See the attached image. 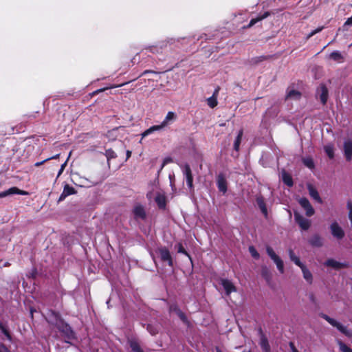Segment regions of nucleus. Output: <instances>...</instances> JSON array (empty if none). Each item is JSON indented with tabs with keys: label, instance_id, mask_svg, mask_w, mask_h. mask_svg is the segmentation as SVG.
<instances>
[{
	"label": "nucleus",
	"instance_id": "49530a36",
	"mask_svg": "<svg viewBox=\"0 0 352 352\" xmlns=\"http://www.w3.org/2000/svg\"><path fill=\"white\" fill-rule=\"evenodd\" d=\"M170 162H171V159H170V158H166V159H164V162H163V163H162V166H161L160 170H162V169L164 168V166L167 163Z\"/></svg>",
	"mask_w": 352,
	"mask_h": 352
},
{
	"label": "nucleus",
	"instance_id": "de8ad7c7",
	"mask_svg": "<svg viewBox=\"0 0 352 352\" xmlns=\"http://www.w3.org/2000/svg\"><path fill=\"white\" fill-rule=\"evenodd\" d=\"M67 197V195H66V194L63 191V192L59 197L58 202L63 201Z\"/></svg>",
	"mask_w": 352,
	"mask_h": 352
},
{
	"label": "nucleus",
	"instance_id": "ea45409f",
	"mask_svg": "<svg viewBox=\"0 0 352 352\" xmlns=\"http://www.w3.org/2000/svg\"><path fill=\"white\" fill-rule=\"evenodd\" d=\"M208 104L211 108H214L217 104V101L214 96H212L208 99Z\"/></svg>",
	"mask_w": 352,
	"mask_h": 352
},
{
	"label": "nucleus",
	"instance_id": "6ab92c4d",
	"mask_svg": "<svg viewBox=\"0 0 352 352\" xmlns=\"http://www.w3.org/2000/svg\"><path fill=\"white\" fill-rule=\"evenodd\" d=\"M309 243L311 245H312L314 247H317V248H320V247L322 246V245H323L322 239L318 234H314L309 239Z\"/></svg>",
	"mask_w": 352,
	"mask_h": 352
},
{
	"label": "nucleus",
	"instance_id": "c85d7f7f",
	"mask_svg": "<svg viewBox=\"0 0 352 352\" xmlns=\"http://www.w3.org/2000/svg\"><path fill=\"white\" fill-rule=\"evenodd\" d=\"M243 134V130H240L238 133V135H237L235 140H234V149L236 151H238L239 150V146H240V144L241 142Z\"/></svg>",
	"mask_w": 352,
	"mask_h": 352
},
{
	"label": "nucleus",
	"instance_id": "c756f323",
	"mask_svg": "<svg viewBox=\"0 0 352 352\" xmlns=\"http://www.w3.org/2000/svg\"><path fill=\"white\" fill-rule=\"evenodd\" d=\"M324 150L330 159H333L334 157V147L333 144H329L325 145L324 146Z\"/></svg>",
	"mask_w": 352,
	"mask_h": 352
},
{
	"label": "nucleus",
	"instance_id": "aec40b11",
	"mask_svg": "<svg viewBox=\"0 0 352 352\" xmlns=\"http://www.w3.org/2000/svg\"><path fill=\"white\" fill-rule=\"evenodd\" d=\"M256 204L260 208L261 212L265 216H267V210L265 203L264 198L262 196H258L256 197Z\"/></svg>",
	"mask_w": 352,
	"mask_h": 352
},
{
	"label": "nucleus",
	"instance_id": "864d4df0",
	"mask_svg": "<svg viewBox=\"0 0 352 352\" xmlns=\"http://www.w3.org/2000/svg\"><path fill=\"white\" fill-rule=\"evenodd\" d=\"M106 89H107V88L100 89L97 90V91H96V93L102 92V91H104V90H106Z\"/></svg>",
	"mask_w": 352,
	"mask_h": 352
},
{
	"label": "nucleus",
	"instance_id": "72a5a7b5",
	"mask_svg": "<svg viewBox=\"0 0 352 352\" xmlns=\"http://www.w3.org/2000/svg\"><path fill=\"white\" fill-rule=\"evenodd\" d=\"M104 155H105L108 162L111 159H115L117 157V155H116V152L111 148L107 149L105 151Z\"/></svg>",
	"mask_w": 352,
	"mask_h": 352
},
{
	"label": "nucleus",
	"instance_id": "1a4fd4ad",
	"mask_svg": "<svg viewBox=\"0 0 352 352\" xmlns=\"http://www.w3.org/2000/svg\"><path fill=\"white\" fill-rule=\"evenodd\" d=\"M298 203L305 210V214L307 217H311L314 214L315 210L307 198L302 197L299 199Z\"/></svg>",
	"mask_w": 352,
	"mask_h": 352
},
{
	"label": "nucleus",
	"instance_id": "9d476101",
	"mask_svg": "<svg viewBox=\"0 0 352 352\" xmlns=\"http://www.w3.org/2000/svg\"><path fill=\"white\" fill-rule=\"evenodd\" d=\"M317 95L319 96L320 102L322 104H325L329 97V91L327 86L322 83L317 89Z\"/></svg>",
	"mask_w": 352,
	"mask_h": 352
},
{
	"label": "nucleus",
	"instance_id": "3c124183",
	"mask_svg": "<svg viewBox=\"0 0 352 352\" xmlns=\"http://www.w3.org/2000/svg\"><path fill=\"white\" fill-rule=\"evenodd\" d=\"M65 166H66V162L63 164L61 165L60 169V170L58 172V175L62 173V172L63 171Z\"/></svg>",
	"mask_w": 352,
	"mask_h": 352
},
{
	"label": "nucleus",
	"instance_id": "a878e982",
	"mask_svg": "<svg viewBox=\"0 0 352 352\" xmlns=\"http://www.w3.org/2000/svg\"><path fill=\"white\" fill-rule=\"evenodd\" d=\"M170 311H175L179 318L184 322H187V318L184 312L182 311L180 309H179L176 305H172L170 307Z\"/></svg>",
	"mask_w": 352,
	"mask_h": 352
},
{
	"label": "nucleus",
	"instance_id": "f704fd0d",
	"mask_svg": "<svg viewBox=\"0 0 352 352\" xmlns=\"http://www.w3.org/2000/svg\"><path fill=\"white\" fill-rule=\"evenodd\" d=\"M130 347L133 352H144L140 348V346L139 345L138 342L136 341H131Z\"/></svg>",
	"mask_w": 352,
	"mask_h": 352
},
{
	"label": "nucleus",
	"instance_id": "7c9ffc66",
	"mask_svg": "<svg viewBox=\"0 0 352 352\" xmlns=\"http://www.w3.org/2000/svg\"><path fill=\"white\" fill-rule=\"evenodd\" d=\"M289 256L291 259L296 265L300 267L303 263L300 261V258L296 256L292 250H289Z\"/></svg>",
	"mask_w": 352,
	"mask_h": 352
},
{
	"label": "nucleus",
	"instance_id": "052dcab7",
	"mask_svg": "<svg viewBox=\"0 0 352 352\" xmlns=\"http://www.w3.org/2000/svg\"><path fill=\"white\" fill-rule=\"evenodd\" d=\"M124 84H122V85H120L118 87H122V85H124ZM116 86H115L114 87H116Z\"/></svg>",
	"mask_w": 352,
	"mask_h": 352
},
{
	"label": "nucleus",
	"instance_id": "09e8293b",
	"mask_svg": "<svg viewBox=\"0 0 352 352\" xmlns=\"http://www.w3.org/2000/svg\"><path fill=\"white\" fill-rule=\"evenodd\" d=\"M352 25V16L349 18L344 24V27Z\"/></svg>",
	"mask_w": 352,
	"mask_h": 352
},
{
	"label": "nucleus",
	"instance_id": "37998d69",
	"mask_svg": "<svg viewBox=\"0 0 352 352\" xmlns=\"http://www.w3.org/2000/svg\"><path fill=\"white\" fill-rule=\"evenodd\" d=\"M266 59V57L265 56H258V57H256V58H252V61L254 63H258L259 62H261L264 60Z\"/></svg>",
	"mask_w": 352,
	"mask_h": 352
},
{
	"label": "nucleus",
	"instance_id": "39448f33",
	"mask_svg": "<svg viewBox=\"0 0 352 352\" xmlns=\"http://www.w3.org/2000/svg\"><path fill=\"white\" fill-rule=\"evenodd\" d=\"M266 252L267 255L270 257V258L276 265V267L278 270V271L281 274H283L284 272V264L281 258L275 253L273 248H271L270 246L266 247Z\"/></svg>",
	"mask_w": 352,
	"mask_h": 352
},
{
	"label": "nucleus",
	"instance_id": "6e6552de",
	"mask_svg": "<svg viewBox=\"0 0 352 352\" xmlns=\"http://www.w3.org/2000/svg\"><path fill=\"white\" fill-rule=\"evenodd\" d=\"M294 219L302 230H307L310 228V220L305 218L300 214L298 212H294Z\"/></svg>",
	"mask_w": 352,
	"mask_h": 352
},
{
	"label": "nucleus",
	"instance_id": "bf43d9fd",
	"mask_svg": "<svg viewBox=\"0 0 352 352\" xmlns=\"http://www.w3.org/2000/svg\"><path fill=\"white\" fill-rule=\"evenodd\" d=\"M8 265H9V264H8V263H6L4 265H5V266H8Z\"/></svg>",
	"mask_w": 352,
	"mask_h": 352
},
{
	"label": "nucleus",
	"instance_id": "4468645a",
	"mask_svg": "<svg viewBox=\"0 0 352 352\" xmlns=\"http://www.w3.org/2000/svg\"><path fill=\"white\" fill-rule=\"evenodd\" d=\"M221 284L225 289L227 295H230L232 292H235L236 291V287L234 285L232 282L228 279H221Z\"/></svg>",
	"mask_w": 352,
	"mask_h": 352
},
{
	"label": "nucleus",
	"instance_id": "a211bd4d",
	"mask_svg": "<svg viewBox=\"0 0 352 352\" xmlns=\"http://www.w3.org/2000/svg\"><path fill=\"white\" fill-rule=\"evenodd\" d=\"M307 189H308V191H309V195L311 196V197H312L314 200H316L319 204L322 203V200L321 197H320L318 190L314 186H312L311 184H308Z\"/></svg>",
	"mask_w": 352,
	"mask_h": 352
},
{
	"label": "nucleus",
	"instance_id": "58836bf2",
	"mask_svg": "<svg viewBox=\"0 0 352 352\" xmlns=\"http://www.w3.org/2000/svg\"><path fill=\"white\" fill-rule=\"evenodd\" d=\"M176 247L177 248L178 253L184 254L188 257L190 258L189 254L186 251L182 243H178Z\"/></svg>",
	"mask_w": 352,
	"mask_h": 352
},
{
	"label": "nucleus",
	"instance_id": "20e7f679",
	"mask_svg": "<svg viewBox=\"0 0 352 352\" xmlns=\"http://www.w3.org/2000/svg\"><path fill=\"white\" fill-rule=\"evenodd\" d=\"M155 253L158 254L162 262H167L170 267L173 266V261L170 253L166 247H159L155 250Z\"/></svg>",
	"mask_w": 352,
	"mask_h": 352
},
{
	"label": "nucleus",
	"instance_id": "b1692460",
	"mask_svg": "<svg viewBox=\"0 0 352 352\" xmlns=\"http://www.w3.org/2000/svg\"><path fill=\"white\" fill-rule=\"evenodd\" d=\"M329 58L339 63L344 62V57L339 51H334L329 56Z\"/></svg>",
	"mask_w": 352,
	"mask_h": 352
},
{
	"label": "nucleus",
	"instance_id": "f8f14e48",
	"mask_svg": "<svg viewBox=\"0 0 352 352\" xmlns=\"http://www.w3.org/2000/svg\"><path fill=\"white\" fill-rule=\"evenodd\" d=\"M217 185L219 190L225 194L228 190V182L223 174L220 173L217 178Z\"/></svg>",
	"mask_w": 352,
	"mask_h": 352
},
{
	"label": "nucleus",
	"instance_id": "2f4dec72",
	"mask_svg": "<svg viewBox=\"0 0 352 352\" xmlns=\"http://www.w3.org/2000/svg\"><path fill=\"white\" fill-rule=\"evenodd\" d=\"M0 330L4 334V336L7 338V339L11 342L12 338V336H11L10 331H8V328L5 325H3V323L1 322H0Z\"/></svg>",
	"mask_w": 352,
	"mask_h": 352
},
{
	"label": "nucleus",
	"instance_id": "c9c22d12",
	"mask_svg": "<svg viewBox=\"0 0 352 352\" xmlns=\"http://www.w3.org/2000/svg\"><path fill=\"white\" fill-rule=\"evenodd\" d=\"M63 192L66 194V195L69 196V195H74L76 192V190L74 189V188H73L72 186H70L68 184H66L65 186H64V188H63Z\"/></svg>",
	"mask_w": 352,
	"mask_h": 352
},
{
	"label": "nucleus",
	"instance_id": "79ce46f5",
	"mask_svg": "<svg viewBox=\"0 0 352 352\" xmlns=\"http://www.w3.org/2000/svg\"><path fill=\"white\" fill-rule=\"evenodd\" d=\"M323 29V27H320V28H316V30L311 31L308 35H307V38H311V36H313L314 35H315L316 34L322 31V30Z\"/></svg>",
	"mask_w": 352,
	"mask_h": 352
},
{
	"label": "nucleus",
	"instance_id": "473e14b6",
	"mask_svg": "<svg viewBox=\"0 0 352 352\" xmlns=\"http://www.w3.org/2000/svg\"><path fill=\"white\" fill-rule=\"evenodd\" d=\"M302 162L305 166L307 168L312 169L314 168V162L311 157H308L302 159Z\"/></svg>",
	"mask_w": 352,
	"mask_h": 352
},
{
	"label": "nucleus",
	"instance_id": "393cba45",
	"mask_svg": "<svg viewBox=\"0 0 352 352\" xmlns=\"http://www.w3.org/2000/svg\"><path fill=\"white\" fill-rule=\"evenodd\" d=\"M282 179L284 184L289 187H292L294 185L291 175L285 170H283L282 172Z\"/></svg>",
	"mask_w": 352,
	"mask_h": 352
},
{
	"label": "nucleus",
	"instance_id": "8fccbe9b",
	"mask_svg": "<svg viewBox=\"0 0 352 352\" xmlns=\"http://www.w3.org/2000/svg\"><path fill=\"white\" fill-rule=\"evenodd\" d=\"M51 160V158H47V159H45V160L42 161V162H36V163L35 164V166H41V164H43L45 162H47V161H48V160Z\"/></svg>",
	"mask_w": 352,
	"mask_h": 352
},
{
	"label": "nucleus",
	"instance_id": "f3484780",
	"mask_svg": "<svg viewBox=\"0 0 352 352\" xmlns=\"http://www.w3.org/2000/svg\"><path fill=\"white\" fill-rule=\"evenodd\" d=\"M261 335L260 345L264 352H270V346L268 342V340L266 336L263 334L261 329L259 330Z\"/></svg>",
	"mask_w": 352,
	"mask_h": 352
},
{
	"label": "nucleus",
	"instance_id": "a18cd8bd",
	"mask_svg": "<svg viewBox=\"0 0 352 352\" xmlns=\"http://www.w3.org/2000/svg\"><path fill=\"white\" fill-rule=\"evenodd\" d=\"M289 347L292 350V352H299L292 342H289Z\"/></svg>",
	"mask_w": 352,
	"mask_h": 352
},
{
	"label": "nucleus",
	"instance_id": "2eb2a0df",
	"mask_svg": "<svg viewBox=\"0 0 352 352\" xmlns=\"http://www.w3.org/2000/svg\"><path fill=\"white\" fill-rule=\"evenodd\" d=\"M344 155L346 161L352 160V140L349 139L344 142Z\"/></svg>",
	"mask_w": 352,
	"mask_h": 352
},
{
	"label": "nucleus",
	"instance_id": "0eeeda50",
	"mask_svg": "<svg viewBox=\"0 0 352 352\" xmlns=\"http://www.w3.org/2000/svg\"><path fill=\"white\" fill-rule=\"evenodd\" d=\"M331 233L338 240H341L344 236V232L338 222L334 221L330 225Z\"/></svg>",
	"mask_w": 352,
	"mask_h": 352
},
{
	"label": "nucleus",
	"instance_id": "5701e85b",
	"mask_svg": "<svg viewBox=\"0 0 352 352\" xmlns=\"http://www.w3.org/2000/svg\"><path fill=\"white\" fill-rule=\"evenodd\" d=\"M300 269L302 270V272L303 274V278L309 283H311L313 280V276L311 272L306 267V266L303 264L301 265Z\"/></svg>",
	"mask_w": 352,
	"mask_h": 352
},
{
	"label": "nucleus",
	"instance_id": "4d7b16f0",
	"mask_svg": "<svg viewBox=\"0 0 352 352\" xmlns=\"http://www.w3.org/2000/svg\"><path fill=\"white\" fill-rule=\"evenodd\" d=\"M148 49H149V50H150L151 52H153V50H152V47H149Z\"/></svg>",
	"mask_w": 352,
	"mask_h": 352
},
{
	"label": "nucleus",
	"instance_id": "9b49d317",
	"mask_svg": "<svg viewBox=\"0 0 352 352\" xmlns=\"http://www.w3.org/2000/svg\"><path fill=\"white\" fill-rule=\"evenodd\" d=\"M12 195H28L29 192L23 190H20L17 187H12L7 190L0 192V198H3Z\"/></svg>",
	"mask_w": 352,
	"mask_h": 352
},
{
	"label": "nucleus",
	"instance_id": "f03ea898",
	"mask_svg": "<svg viewBox=\"0 0 352 352\" xmlns=\"http://www.w3.org/2000/svg\"><path fill=\"white\" fill-rule=\"evenodd\" d=\"M319 316L327 321L331 326L337 328L342 333L348 338H352V330L347 329L345 326L338 322L333 318H331L325 314L321 313Z\"/></svg>",
	"mask_w": 352,
	"mask_h": 352
},
{
	"label": "nucleus",
	"instance_id": "a19ab883",
	"mask_svg": "<svg viewBox=\"0 0 352 352\" xmlns=\"http://www.w3.org/2000/svg\"><path fill=\"white\" fill-rule=\"evenodd\" d=\"M146 329H147L148 331L152 336H154V335L157 334V332H158V330L157 329V328H155V327H153L151 324H148Z\"/></svg>",
	"mask_w": 352,
	"mask_h": 352
},
{
	"label": "nucleus",
	"instance_id": "f257e3e1",
	"mask_svg": "<svg viewBox=\"0 0 352 352\" xmlns=\"http://www.w3.org/2000/svg\"><path fill=\"white\" fill-rule=\"evenodd\" d=\"M177 119V115L173 111H168L160 124L154 125L146 129L142 134V138H144L149 134L163 129L164 128L172 124Z\"/></svg>",
	"mask_w": 352,
	"mask_h": 352
},
{
	"label": "nucleus",
	"instance_id": "4be33fe9",
	"mask_svg": "<svg viewBox=\"0 0 352 352\" xmlns=\"http://www.w3.org/2000/svg\"><path fill=\"white\" fill-rule=\"evenodd\" d=\"M301 97V93L295 89H287L286 98L292 100H299Z\"/></svg>",
	"mask_w": 352,
	"mask_h": 352
},
{
	"label": "nucleus",
	"instance_id": "dca6fc26",
	"mask_svg": "<svg viewBox=\"0 0 352 352\" xmlns=\"http://www.w3.org/2000/svg\"><path fill=\"white\" fill-rule=\"evenodd\" d=\"M324 265L327 266V267H331L335 270H340L341 268L348 267L347 263H340V262H338L333 258L327 259L324 263Z\"/></svg>",
	"mask_w": 352,
	"mask_h": 352
},
{
	"label": "nucleus",
	"instance_id": "603ef678",
	"mask_svg": "<svg viewBox=\"0 0 352 352\" xmlns=\"http://www.w3.org/2000/svg\"><path fill=\"white\" fill-rule=\"evenodd\" d=\"M126 160H128L131 155V151L129 150H127L126 152Z\"/></svg>",
	"mask_w": 352,
	"mask_h": 352
},
{
	"label": "nucleus",
	"instance_id": "423d86ee",
	"mask_svg": "<svg viewBox=\"0 0 352 352\" xmlns=\"http://www.w3.org/2000/svg\"><path fill=\"white\" fill-rule=\"evenodd\" d=\"M182 172L185 177L188 187L191 193L194 192L193 186V177L190 167L188 164H186L182 166Z\"/></svg>",
	"mask_w": 352,
	"mask_h": 352
},
{
	"label": "nucleus",
	"instance_id": "7ed1b4c3",
	"mask_svg": "<svg viewBox=\"0 0 352 352\" xmlns=\"http://www.w3.org/2000/svg\"><path fill=\"white\" fill-rule=\"evenodd\" d=\"M56 327L62 333V336L66 339L65 342L71 344L70 340H75L76 338L74 331L68 324L61 321L57 324Z\"/></svg>",
	"mask_w": 352,
	"mask_h": 352
},
{
	"label": "nucleus",
	"instance_id": "ddd939ff",
	"mask_svg": "<svg viewBox=\"0 0 352 352\" xmlns=\"http://www.w3.org/2000/svg\"><path fill=\"white\" fill-rule=\"evenodd\" d=\"M133 213L136 220H144L146 217L144 208L141 205L135 206L133 210Z\"/></svg>",
	"mask_w": 352,
	"mask_h": 352
},
{
	"label": "nucleus",
	"instance_id": "412c9836",
	"mask_svg": "<svg viewBox=\"0 0 352 352\" xmlns=\"http://www.w3.org/2000/svg\"><path fill=\"white\" fill-rule=\"evenodd\" d=\"M155 201L160 208H164L166 204V197L164 194L157 193Z\"/></svg>",
	"mask_w": 352,
	"mask_h": 352
},
{
	"label": "nucleus",
	"instance_id": "6e6d98bb",
	"mask_svg": "<svg viewBox=\"0 0 352 352\" xmlns=\"http://www.w3.org/2000/svg\"><path fill=\"white\" fill-rule=\"evenodd\" d=\"M149 72H152L149 71V70H146L144 72V74H146V73H149Z\"/></svg>",
	"mask_w": 352,
	"mask_h": 352
},
{
	"label": "nucleus",
	"instance_id": "c03bdc74",
	"mask_svg": "<svg viewBox=\"0 0 352 352\" xmlns=\"http://www.w3.org/2000/svg\"><path fill=\"white\" fill-rule=\"evenodd\" d=\"M0 352H10L8 348L3 343L0 344Z\"/></svg>",
	"mask_w": 352,
	"mask_h": 352
},
{
	"label": "nucleus",
	"instance_id": "cd10ccee",
	"mask_svg": "<svg viewBox=\"0 0 352 352\" xmlns=\"http://www.w3.org/2000/svg\"><path fill=\"white\" fill-rule=\"evenodd\" d=\"M261 275L267 283L270 282V280L272 279V274L267 266H265V265L262 266Z\"/></svg>",
	"mask_w": 352,
	"mask_h": 352
},
{
	"label": "nucleus",
	"instance_id": "5fc2aeb1",
	"mask_svg": "<svg viewBox=\"0 0 352 352\" xmlns=\"http://www.w3.org/2000/svg\"><path fill=\"white\" fill-rule=\"evenodd\" d=\"M58 157H59V154H57V155H54V156H53V157H50V158H51V159H56V158H58Z\"/></svg>",
	"mask_w": 352,
	"mask_h": 352
},
{
	"label": "nucleus",
	"instance_id": "13d9d810",
	"mask_svg": "<svg viewBox=\"0 0 352 352\" xmlns=\"http://www.w3.org/2000/svg\"><path fill=\"white\" fill-rule=\"evenodd\" d=\"M151 256L153 257V260H154V259H155V258H154V256H153V254L152 253L151 254Z\"/></svg>",
	"mask_w": 352,
	"mask_h": 352
},
{
	"label": "nucleus",
	"instance_id": "e433bc0d",
	"mask_svg": "<svg viewBox=\"0 0 352 352\" xmlns=\"http://www.w3.org/2000/svg\"><path fill=\"white\" fill-rule=\"evenodd\" d=\"M338 344L339 345L340 350L342 352H352V349L341 340H338Z\"/></svg>",
	"mask_w": 352,
	"mask_h": 352
},
{
	"label": "nucleus",
	"instance_id": "bb28decb",
	"mask_svg": "<svg viewBox=\"0 0 352 352\" xmlns=\"http://www.w3.org/2000/svg\"><path fill=\"white\" fill-rule=\"evenodd\" d=\"M270 15V13L269 12H265L264 14H263L261 16H257L255 19H252L248 25V28H250L255 25L257 22L267 18L268 16Z\"/></svg>",
	"mask_w": 352,
	"mask_h": 352
},
{
	"label": "nucleus",
	"instance_id": "4c0bfd02",
	"mask_svg": "<svg viewBox=\"0 0 352 352\" xmlns=\"http://www.w3.org/2000/svg\"><path fill=\"white\" fill-rule=\"evenodd\" d=\"M249 252L253 258L256 259L259 258L260 255L254 246L249 247Z\"/></svg>",
	"mask_w": 352,
	"mask_h": 352
}]
</instances>
